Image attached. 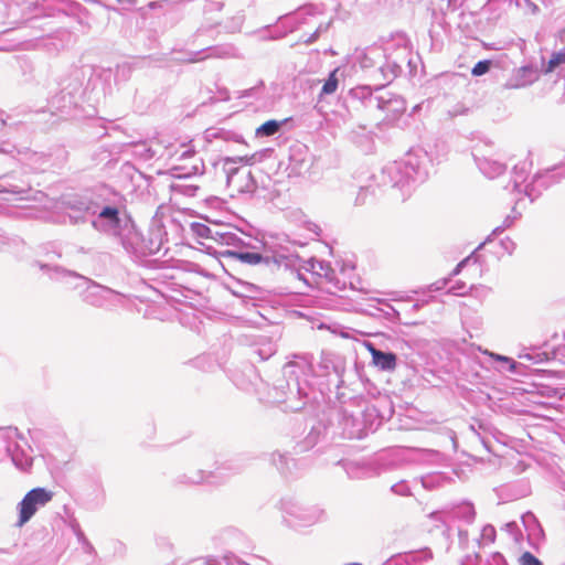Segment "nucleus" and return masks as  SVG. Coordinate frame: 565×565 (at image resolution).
<instances>
[{
  "instance_id": "7ed1b4c3",
  "label": "nucleus",
  "mask_w": 565,
  "mask_h": 565,
  "mask_svg": "<svg viewBox=\"0 0 565 565\" xmlns=\"http://www.w3.org/2000/svg\"><path fill=\"white\" fill-rule=\"evenodd\" d=\"M223 256L230 257L233 259H237V260L248 264V265H257L263 260V257L260 254L250 253V252L238 253V252H234V250H225L223 253Z\"/></svg>"
},
{
  "instance_id": "20e7f679",
  "label": "nucleus",
  "mask_w": 565,
  "mask_h": 565,
  "mask_svg": "<svg viewBox=\"0 0 565 565\" xmlns=\"http://www.w3.org/2000/svg\"><path fill=\"white\" fill-rule=\"evenodd\" d=\"M338 71L339 70L335 68L330 73L328 79L326 81V83L322 86V90H321L322 94L330 95L337 90L338 85H339V79L337 76Z\"/></svg>"
},
{
  "instance_id": "9b49d317",
  "label": "nucleus",
  "mask_w": 565,
  "mask_h": 565,
  "mask_svg": "<svg viewBox=\"0 0 565 565\" xmlns=\"http://www.w3.org/2000/svg\"><path fill=\"white\" fill-rule=\"evenodd\" d=\"M254 160V156H242V157H235V158H227L226 159V162H232V163H237V162H242V163H252Z\"/></svg>"
},
{
  "instance_id": "f03ea898",
  "label": "nucleus",
  "mask_w": 565,
  "mask_h": 565,
  "mask_svg": "<svg viewBox=\"0 0 565 565\" xmlns=\"http://www.w3.org/2000/svg\"><path fill=\"white\" fill-rule=\"evenodd\" d=\"M365 348L372 355L375 366L383 371H393L396 367V355L392 352H382L374 348L370 342L365 343Z\"/></svg>"
},
{
  "instance_id": "39448f33",
  "label": "nucleus",
  "mask_w": 565,
  "mask_h": 565,
  "mask_svg": "<svg viewBox=\"0 0 565 565\" xmlns=\"http://www.w3.org/2000/svg\"><path fill=\"white\" fill-rule=\"evenodd\" d=\"M280 124L276 120H268L257 128V135L273 136L279 130Z\"/></svg>"
},
{
  "instance_id": "f8f14e48",
  "label": "nucleus",
  "mask_w": 565,
  "mask_h": 565,
  "mask_svg": "<svg viewBox=\"0 0 565 565\" xmlns=\"http://www.w3.org/2000/svg\"><path fill=\"white\" fill-rule=\"evenodd\" d=\"M193 230L196 232V234L201 237H206L210 228L203 224H194Z\"/></svg>"
},
{
  "instance_id": "0eeeda50",
  "label": "nucleus",
  "mask_w": 565,
  "mask_h": 565,
  "mask_svg": "<svg viewBox=\"0 0 565 565\" xmlns=\"http://www.w3.org/2000/svg\"><path fill=\"white\" fill-rule=\"evenodd\" d=\"M491 67V61L489 60H486V61H480L478 62L471 70V74L473 76H481L486 73L489 72Z\"/></svg>"
},
{
  "instance_id": "f257e3e1",
  "label": "nucleus",
  "mask_w": 565,
  "mask_h": 565,
  "mask_svg": "<svg viewBox=\"0 0 565 565\" xmlns=\"http://www.w3.org/2000/svg\"><path fill=\"white\" fill-rule=\"evenodd\" d=\"M54 493L45 488L30 490L19 503L18 526H23L36 513L38 509L52 501Z\"/></svg>"
},
{
  "instance_id": "6e6552de",
  "label": "nucleus",
  "mask_w": 565,
  "mask_h": 565,
  "mask_svg": "<svg viewBox=\"0 0 565 565\" xmlns=\"http://www.w3.org/2000/svg\"><path fill=\"white\" fill-rule=\"evenodd\" d=\"M519 562L520 565H542V562L530 552H524Z\"/></svg>"
},
{
  "instance_id": "4468645a",
  "label": "nucleus",
  "mask_w": 565,
  "mask_h": 565,
  "mask_svg": "<svg viewBox=\"0 0 565 565\" xmlns=\"http://www.w3.org/2000/svg\"><path fill=\"white\" fill-rule=\"evenodd\" d=\"M462 263L458 264V266L456 267L455 269V274H458L459 273V268L461 267Z\"/></svg>"
},
{
  "instance_id": "9d476101",
  "label": "nucleus",
  "mask_w": 565,
  "mask_h": 565,
  "mask_svg": "<svg viewBox=\"0 0 565 565\" xmlns=\"http://www.w3.org/2000/svg\"><path fill=\"white\" fill-rule=\"evenodd\" d=\"M489 355L492 359H494L495 361L510 363V371L513 372L515 370V361H513L512 359L504 356V355L497 354V353H492V352L489 353Z\"/></svg>"
},
{
  "instance_id": "1a4fd4ad",
  "label": "nucleus",
  "mask_w": 565,
  "mask_h": 565,
  "mask_svg": "<svg viewBox=\"0 0 565 565\" xmlns=\"http://www.w3.org/2000/svg\"><path fill=\"white\" fill-rule=\"evenodd\" d=\"M239 175V170L238 169H234L227 177V183L230 186H232L234 190H237V191H243L244 190V186H242L239 183H238V178Z\"/></svg>"
},
{
  "instance_id": "423d86ee",
  "label": "nucleus",
  "mask_w": 565,
  "mask_h": 565,
  "mask_svg": "<svg viewBox=\"0 0 565 565\" xmlns=\"http://www.w3.org/2000/svg\"><path fill=\"white\" fill-rule=\"evenodd\" d=\"M561 64H565V53L564 52L553 53L547 63V66L545 68V73H552Z\"/></svg>"
},
{
  "instance_id": "ddd939ff",
  "label": "nucleus",
  "mask_w": 565,
  "mask_h": 565,
  "mask_svg": "<svg viewBox=\"0 0 565 565\" xmlns=\"http://www.w3.org/2000/svg\"><path fill=\"white\" fill-rule=\"evenodd\" d=\"M117 215H118V211L114 207H105L100 213V216L109 217V218H116Z\"/></svg>"
},
{
  "instance_id": "2eb2a0df",
  "label": "nucleus",
  "mask_w": 565,
  "mask_h": 565,
  "mask_svg": "<svg viewBox=\"0 0 565 565\" xmlns=\"http://www.w3.org/2000/svg\"><path fill=\"white\" fill-rule=\"evenodd\" d=\"M246 182H249V179H246ZM244 188L245 186H248V183H246L245 185H243Z\"/></svg>"
}]
</instances>
